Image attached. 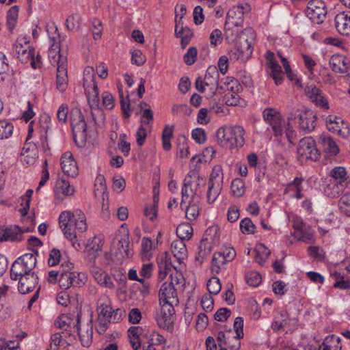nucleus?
<instances>
[{
  "mask_svg": "<svg viewBox=\"0 0 350 350\" xmlns=\"http://www.w3.org/2000/svg\"><path fill=\"white\" fill-rule=\"evenodd\" d=\"M59 224L62 228L65 237L72 241L77 237L75 229L83 232L87 230L86 217L79 209L72 213L68 211H63L59 217Z\"/></svg>",
  "mask_w": 350,
  "mask_h": 350,
  "instance_id": "f257e3e1",
  "label": "nucleus"
},
{
  "mask_svg": "<svg viewBox=\"0 0 350 350\" xmlns=\"http://www.w3.org/2000/svg\"><path fill=\"white\" fill-rule=\"evenodd\" d=\"M70 122L72 128L73 139L77 144L79 141L83 146L87 139V124L81 110L78 108L72 109L70 113Z\"/></svg>",
  "mask_w": 350,
  "mask_h": 350,
  "instance_id": "f03ea898",
  "label": "nucleus"
},
{
  "mask_svg": "<svg viewBox=\"0 0 350 350\" xmlns=\"http://www.w3.org/2000/svg\"><path fill=\"white\" fill-rule=\"evenodd\" d=\"M219 228L217 226H213L207 228L203 235L198 247V256L196 260L201 264L205 256L211 254L213 245L219 241Z\"/></svg>",
  "mask_w": 350,
  "mask_h": 350,
  "instance_id": "7ed1b4c3",
  "label": "nucleus"
},
{
  "mask_svg": "<svg viewBox=\"0 0 350 350\" xmlns=\"http://www.w3.org/2000/svg\"><path fill=\"white\" fill-rule=\"evenodd\" d=\"M297 153L301 161L310 159L317 161L320 156V152L317 148L315 140L312 137H305L299 140Z\"/></svg>",
  "mask_w": 350,
  "mask_h": 350,
  "instance_id": "20e7f679",
  "label": "nucleus"
},
{
  "mask_svg": "<svg viewBox=\"0 0 350 350\" xmlns=\"http://www.w3.org/2000/svg\"><path fill=\"white\" fill-rule=\"evenodd\" d=\"M223 182L222 169L221 166H215L210 174L208 181V188L207 191V201L212 203L218 197L219 190L221 188Z\"/></svg>",
  "mask_w": 350,
  "mask_h": 350,
  "instance_id": "39448f33",
  "label": "nucleus"
},
{
  "mask_svg": "<svg viewBox=\"0 0 350 350\" xmlns=\"http://www.w3.org/2000/svg\"><path fill=\"white\" fill-rule=\"evenodd\" d=\"M87 281V276L84 273L75 271H62L60 273L59 285L62 289H68L70 287H81Z\"/></svg>",
  "mask_w": 350,
  "mask_h": 350,
  "instance_id": "423d86ee",
  "label": "nucleus"
},
{
  "mask_svg": "<svg viewBox=\"0 0 350 350\" xmlns=\"http://www.w3.org/2000/svg\"><path fill=\"white\" fill-rule=\"evenodd\" d=\"M329 174L336 183L328 185L325 189V192L327 196L336 198L339 196V186L343 187L342 183L347 180L348 176L345 168L340 166L333 168Z\"/></svg>",
  "mask_w": 350,
  "mask_h": 350,
  "instance_id": "0eeeda50",
  "label": "nucleus"
},
{
  "mask_svg": "<svg viewBox=\"0 0 350 350\" xmlns=\"http://www.w3.org/2000/svg\"><path fill=\"white\" fill-rule=\"evenodd\" d=\"M306 14L313 23H322L327 14L325 3L321 0L310 1L306 9Z\"/></svg>",
  "mask_w": 350,
  "mask_h": 350,
  "instance_id": "6e6552de",
  "label": "nucleus"
},
{
  "mask_svg": "<svg viewBox=\"0 0 350 350\" xmlns=\"http://www.w3.org/2000/svg\"><path fill=\"white\" fill-rule=\"evenodd\" d=\"M243 5L233 6L227 13V17L224 25L226 34L230 31L232 26L241 27L243 23ZM228 36L226 35V39Z\"/></svg>",
  "mask_w": 350,
  "mask_h": 350,
  "instance_id": "1a4fd4ad",
  "label": "nucleus"
},
{
  "mask_svg": "<svg viewBox=\"0 0 350 350\" xmlns=\"http://www.w3.org/2000/svg\"><path fill=\"white\" fill-rule=\"evenodd\" d=\"M262 116L264 120L271 126L274 135H281L282 133V118L280 113L275 108L268 107L264 109Z\"/></svg>",
  "mask_w": 350,
  "mask_h": 350,
  "instance_id": "9d476101",
  "label": "nucleus"
},
{
  "mask_svg": "<svg viewBox=\"0 0 350 350\" xmlns=\"http://www.w3.org/2000/svg\"><path fill=\"white\" fill-rule=\"evenodd\" d=\"M103 246V241L100 237H94L86 245V262L88 266H94L96 263V258L100 256L102 253V247Z\"/></svg>",
  "mask_w": 350,
  "mask_h": 350,
  "instance_id": "9b49d317",
  "label": "nucleus"
},
{
  "mask_svg": "<svg viewBox=\"0 0 350 350\" xmlns=\"http://www.w3.org/2000/svg\"><path fill=\"white\" fill-rule=\"evenodd\" d=\"M304 92L310 100L317 106L326 109H329L328 102L324 97L322 90L317 86L313 85H307L304 89Z\"/></svg>",
  "mask_w": 350,
  "mask_h": 350,
  "instance_id": "f8f14e48",
  "label": "nucleus"
},
{
  "mask_svg": "<svg viewBox=\"0 0 350 350\" xmlns=\"http://www.w3.org/2000/svg\"><path fill=\"white\" fill-rule=\"evenodd\" d=\"M88 103L90 105L91 109H95V111H91L92 119L96 124H103L105 120V114L103 111L98 107L99 105V93L91 92L87 96Z\"/></svg>",
  "mask_w": 350,
  "mask_h": 350,
  "instance_id": "ddd939ff",
  "label": "nucleus"
},
{
  "mask_svg": "<svg viewBox=\"0 0 350 350\" xmlns=\"http://www.w3.org/2000/svg\"><path fill=\"white\" fill-rule=\"evenodd\" d=\"M61 167L68 176L75 178L79 174V168L72 154L70 152L64 153L61 157Z\"/></svg>",
  "mask_w": 350,
  "mask_h": 350,
  "instance_id": "4468645a",
  "label": "nucleus"
},
{
  "mask_svg": "<svg viewBox=\"0 0 350 350\" xmlns=\"http://www.w3.org/2000/svg\"><path fill=\"white\" fill-rule=\"evenodd\" d=\"M81 314L78 312L77 315V323L74 325L79 336L81 345L83 347H89L92 341L93 329L92 325L87 324L83 329L80 327Z\"/></svg>",
  "mask_w": 350,
  "mask_h": 350,
  "instance_id": "2eb2a0df",
  "label": "nucleus"
},
{
  "mask_svg": "<svg viewBox=\"0 0 350 350\" xmlns=\"http://www.w3.org/2000/svg\"><path fill=\"white\" fill-rule=\"evenodd\" d=\"M226 135L230 138V149L241 147L245 143V131L242 126L226 127Z\"/></svg>",
  "mask_w": 350,
  "mask_h": 350,
  "instance_id": "dca6fc26",
  "label": "nucleus"
},
{
  "mask_svg": "<svg viewBox=\"0 0 350 350\" xmlns=\"http://www.w3.org/2000/svg\"><path fill=\"white\" fill-rule=\"evenodd\" d=\"M298 124L301 130L306 133L313 131L316 126L317 116L310 110H306L297 115Z\"/></svg>",
  "mask_w": 350,
  "mask_h": 350,
  "instance_id": "f3484780",
  "label": "nucleus"
},
{
  "mask_svg": "<svg viewBox=\"0 0 350 350\" xmlns=\"http://www.w3.org/2000/svg\"><path fill=\"white\" fill-rule=\"evenodd\" d=\"M38 276L35 272L26 274L19 278L18 290L21 294H27L31 292L38 283Z\"/></svg>",
  "mask_w": 350,
  "mask_h": 350,
  "instance_id": "a211bd4d",
  "label": "nucleus"
},
{
  "mask_svg": "<svg viewBox=\"0 0 350 350\" xmlns=\"http://www.w3.org/2000/svg\"><path fill=\"white\" fill-rule=\"evenodd\" d=\"M335 27L342 36H350V12H342L334 18Z\"/></svg>",
  "mask_w": 350,
  "mask_h": 350,
  "instance_id": "6ab92c4d",
  "label": "nucleus"
},
{
  "mask_svg": "<svg viewBox=\"0 0 350 350\" xmlns=\"http://www.w3.org/2000/svg\"><path fill=\"white\" fill-rule=\"evenodd\" d=\"M219 74L215 66H210L208 68L204 81V85L210 88L212 96L215 95L217 90L219 89Z\"/></svg>",
  "mask_w": 350,
  "mask_h": 350,
  "instance_id": "aec40b11",
  "label": "nucleus"
},
{
  "mask_svg": "<svg viewBox=\"0 0 350 350\" xmlns=\"http://www.w3.org/2000/svg\"><path fill=\"white\" fill-rule=\"evenodd\" d=\"M294 236L306 243H310L314 239V235L311 228L306 224L301 222L294 224Z\"/></svg>",
  "mask_w": 350,
  "mask_h": 350,
  "instance_id": "412c9836",
  "label": "nucleus"
},
{
  "mask_svg": "<svg viewBox=\"0 0 350 350\" xmlns=\"http://www.w3.org/2000/svg\"><path fill=\"white\" fill-rule=\"evenodd\" d=\"M68 83L67 64L65 65V59H63L61 65H59L57 68L56 88L63 93L68 88Z\"/></svg>",
  "mask_w": 350,
  "mask_h": 350,
  "instance_id": "4be33fe9",
  "label": "nucleus"
},
{
  "mask_svg": "<svg viewBox=\"0 0 350 350\" xmlns=\"http://www.w3.org/2000/svg\"><path fill=\"white\" fill-rule=\"evenodd\" d=\"M193 178H198L195 172L188 174L183 181V185L182 188V200L181 206L185 203V200L189 198L191 194L192 198L196 194L197 187L196 188L192 187Z\"/></svg>",
  "mask_w": 350,
  "mask_h": 350,
  "instance_id": "5701e85b",
  "label": "nucleus"
},
{
  "mask_svg": "<svg viewBox=\"0 0 350 350\" xmlns=\"http://www.w3.org/2000/svg\"><path fill=\"white\" fill-rule=\"evenodd\" d=\"M24 231L17 226L7 228L1 230V240L11 241H21L23 239V234Z\"/></svg>",
  "mask_w": 350,
  "mask_h": 350,
  "instance_id": "b1692460",
  "label": "nucleus"
},
{
  "mask_svg": "<svg viewBox=\"0 0 350 350\" xmlns=\"http://www.w3.org/2000/svg\"><path fill=\"white\" fill-rule=\"evenodd\" d=\"M235 46L239 53L238 58L247 59L252 53L253 48L251 42L242 36L237 40Z\"/></svg>",
  "mask_w": 350,
  "mask_h": 350,
  "instance_id": "393cba45",
  "label": "nucleus"
},
{
  "mask_svg": "<svg viewBox=\"0 0 350 350\" xmlns=\"http://www.w3.org/2000/svg\"><path fill=\"white\" fill-rule=\"evenodd\" d=\"M170 282H164L160 288L159 293L160 304H161L162 301H170L172 298L174 299L176 295V291L174 286L172 274L170 275Z\"/></svg>",
  "mask_w": 350,
  "mask_h": 350,
  "instance_id": "a878e982",
  "label": "nucleus"
},
{
  "mask_svg": "<svg viewBox=\"0 0 350 350\" xmlns=\"http://www.w3.org/2000/svg\"><path fill=\"white\" fill-rule=\"evenodd\" d=\"M331 279L334 281L333 287L340 290H347L350 288V280L345 278L343 273L338 271H334L330 274Z\"/></svg>",
  "mask_w": 350,
  "mask_h": 350,
  "instance_id": "bb28decb",
  "label": "nucleus"
},
{
  "mask_svg": "<svg viewBox=\"0 0 350 350\" xmlns=\"http://www.w3.org/2000/svg\"><path fill=\"white\" fill-rule=\"evenodd\" d=\"M49 58L51 64L53 66L61 65L63 59H65V65L67 64V57L60 53L59 46L57 44H53L49 49Z\"/></svg>",
  "mask_w": 350,
  "mask_h": 350,
  "instance_id": "cd10ccee",
  "label": "nucleus"
},
{
  "mask_svg": "<svg viewBox=\"0 0 350 350\" xmlns=\"http://www.w3.org/2000/svg\"><path fill=\"white\" fill-rule=\"evenodd\" d=\"M18 262L21 264L22 267L25 269V273H31L32 270L35 268L36 265V258L33 256V254L27 253L18 259H16Z\"/></svg>",
  "mask_w": 350,
  "mask_h": 350,
  "instance_id": "c85d7f7f",
  "label": "nucleus"
},
{
  "mask_svg": "<svg viewBox=\"0 0 350 350\" xmlns=\"http://www.w3.org/2000/svg\"><path fill=\"white\" fill-rule=\"evenodd\" d=\"M171 250L174 256L180 261L184 258L187 253V248L183 240H177L172 243Z\"/></svg>",
  "mask_w": 350,
  "mask_h": 350,
  "instance_id": "c756f323",
  "label": "nucleus"
},
{
  "mask_svg": "<svg viewBox=\"0 0 350 350\" xmlns=\"http://www.w3.org/2000/svg\"><path fill=\"white\" fill-rule=\"evenodd\" d=\"M34 56L35 49L33 48L29 49H25L22 50L21 55L17 56V58L24 64L30 62L31 67L33 69H36L38 68V65L36 64Z\"/></svg>",
  "mask_w": 350,
  "mask_h": 350,
  "instance_id": "7c9ffc66",
  "label": "nucleus"
},
{
  "mask_svg": "<svg viewBox=\"0 0 350 350\" xmlns=\"http://www.w3.org/2000/svg\"><path fill=\"white\" fill-rule=\"evenodd\" d=\"M255 253V260L260 265H262L266 259L271 254L270 250L264 244H259L254 250Z\"/></svg>",
  "mask_w": 350,
  "mask_h": 350,
  "instance_id": "2f4dec72",
  "label": "nucleus"
},
{
  "mask_svg": "<svg viewBox=\"0 0 350 350\" xmlns=\"http://www.w3.org/2000/svg\"><path fill=\"white\" fill-rule=\"evenodd\" d=\"M158 325L163 329L172 331L173 329V317L161 311L160 314L156 317Z\"/></svg>",
  "mask_w": 350,
  "mask_h": 350,
  "instance_id": "473e14b6",
  "label": "nucleus"
},
{
  "mask_svg": "<svg viewBox=\"0 0 350 350\" xmlns=\"http://www.w3.org/2000/svg\"><path fill=\"white\" fill-rule=\"evenodd\" d=\"M322 143L325 152L332 155H336L339 152V148L332 137L325 135L322 139Z\"/></svg>",
  "mask_w": 350,
  "mask_h": 350,
  "instance_id": "72a5a7b5",
  "label": "nucleus"
},
{
  "mask_svg": "<svg viewBox=\"0 0 350 350\" xmlns=\"http://www.w3.org/2000/svg\"><path fill=\"white\" fill-rule=\"evenodd\" d=\"M176 234L181 240H189L193 233V228L189 223H183L178 226Z\"/></svg>",
  "mask_w": 350,
  "mask_h": 350,
  "instance_id": "f704fd0d",
  "label": "nucleus"
},
{
  "mask_svg": "<svg viewBox=\"0 0 350 350\" xmlns=\"http://www.w3.org/2000/svg\"><path fill=\"white\" fill-rule=\"evenodd\" d=\"M19 11V7L18 5H14L11 7L7 14V26L10 32L13 31L16 26V23L18 19V13Z\"/></svg>",
  "mask_w": 350,
  "mask_h": 350,
  "instance_id": "c9c22d12",
  "label": "nucleus"
},
{
  "mask_svg": "<svg viewBox=\"0 0 350 350\" xmlns=\"http://www.w3.org/2000/svg\"><path fill=\"white\" fill-rule=\"evenodd\" d=\"M226 262H228L226 261L221 252H215L212 258L211 271L218 273L220 271L221 267L226 265Z\"/></svg>",
  "mask_w": 350,
  "mask_h": 350,
  "instance_id": "e433bc0d",
  "label": "nucleus"
},
{
  "mask_svg": "<svg viewBox=\"0 0 350 350\" xmlns=\"http://www.w3.org/2000/svg\"><path fill=\"white\" fill-rule=\"evenodd\" d=\"M231 189L233 196L236 197H241L245 191V183L241 178H235L231 183Z\"/></svg>",
  "mask_w": 350,
  "mask_h": 350,
  "instance_id": "4c0bfd02",
  "label": "nucleus"
},
{
  "mask_svg": "<svg viewBox=\"0 0 350 350\" xmlns=\"http://www.w3.org/2000/svg\"><path fill=\"white\" fill-rule=\"evenodd\" d=\"M14 126L7 120H0V139H8L13 133Z\"/></svg>",
  "mask_w": 350,
  "mask_h": 350,
  "instance_id": "58836bf2",
  "label": "nucleus"
},
{
  "mask_svg": "<svg viewBox=\"0 0 350 350\" xmlns=\"http://www.w3.org/2000/svg\"><path fill=\"white\" fill-rule=\"evenodd\" d=\"M177 148L179 150V157L185 158L189 155L188 146L187 144V137L184 135H180L177 137Z\"/></svg>",
  "mask_w": 350,
  "mask_h": 350,
  "instance_id": "ea45409f",
  "label": "nucleus"
},
{
  "mask_svg": "<svg viewBox=\"0 0 350 350\" xmlns=\"http://www.w3.org/2000/svg\"><path fill=\"white\" fill-rule=\"evenodd\" d=\"M226 127L219 128L216 133L217 142L221 147L230 149V138L226 135Z\"/></svg>",
  "mask_w": 350,
  "mask_h": 350,
  "instance_id": "a19ab883",
  "label": "nucleus"
},
{
  "mask_svg": "<svg viewBox=\"0 0 350 350\" xmlns=\"http://www.w3.org/2000/svg\"><path fill=\"white\" fill-rule=\"evenodd\" d=\"M338 207L347 216L350 217V192L343 194L339 201Z\"/></svg>",
  "mask_w": 350,
  "mask_h": 350,
  "instance_id": "79ce46f5",
  "label": "nucleus"
},
{
  "mask_svg": "<svg viewBox=\"0 0 350 350\" xmlns=\"http://www.w3.org/2000/svg\"><path fill=\"white\" fill-rule=\"evenodd\" d=\"M142 257L149 258L152 256L150 252L155 248V246L151 239L144 237L142 241Z\"/></svg>",
  "mask_w": 350,
  "mask_h": 350,
  "instance_id": "37998d69",
  "label": "nucleus"
},
{
  "mask_svg": "<svg viewBox=\"0 0 350 350\" xmlns=\"http://www.w3.org/2000/svg\"><path fill=\"white\" fill-rule=\"evenodd\" d=\"M18 262L19 261L16 260L13 262L10 269V277L13 280H16L18 277L21 278L22 276L28 274V273H25V269Z\"/></svg>",
  "mask_w": 350,
  "mask_h": 350,
  "instance_id": "c03bdc74",
  "label": "nucleus"
},
{
  "mask_svg": "<svg viewBox=\"0 0 350 350\" xmlns=\"http://www.w3.org/2000/svg\"><path fill=\"white\" fill-rule=\"evenodd\" d=\"M83 88L85 91L86 92L87 96L89 95V93L91 92H96L98 91L97 84L95 81V77L94 75L89 77V79L87 77H84L83 78Z\"/></svg>",
  "mask_w": 350,
  "mask_h": 350,
  "instance_id": "a18cd8bd",
  "label": "nucleus"
},
{
  "mask_svg": "<svg viewBox=\"0 0 350 350\" xmlns=\"http://www.w3.org/2000/svg\"><path fill=\"white\" fill-rule=\"evenodd\" d=\"M240 229L243 234H254L256 226L249 217H245L240 221Z\"/></svg>",
  "mask_w": 350,
  "mask_h": 350,
  "instance_id": "49530a36",
  "label": "nucleus"
},
{
  "mask_svg": "<svg viewBox=\"0 0 350 350\" xmlns=\"http://www.w3.org/2000/svg\"><path fill=\"white\" fill-rule=\"evenodd\" d=\"M241 88L240 85H237L235 88L232 87V91L233 93H228L226 94V103L228 105H237L239 103V96L237 92Z\"/></svg>",
  "mask_w": 350,
  "mask_h": 350,
  "instance_id": "de8ad7c7",
  "label": "nucleus"
},
{
  "mask_svg": "<svg viewBox=\"0 0 350 350\" xmlns=\"http://www.w3.org/2000/svg\"><path fill=\"white\" fill-rule=\"evenodd\" d=\"M206 286L208 292L213 295L218 294L221 288L220 281L217 277H213L209 279L207 282Z\"/></svg>",
  "mask_w": 350,
  "mask_h": 350,
  "instance_id": "09e8293b",
  "label": "nucleus"
},
{
  "mask_svg": "<svg viewBox=\"0 0 350 350\" xmlns=\"http://www.w3.org/2000/svg\"><path fill=\"white\" fill-rule=\"evenodd\" d=\"M262 280L261 275L259 273L256 271H251L249 272L245 275V281L247 284L251 286H258Z\"/></svg>",
  "mask_w": 350,
  "mask_h": 350,
  "instance_id": "8fccbe9b",
  "label": "nucleus"
},
{
  "mask_svg": "<svg viewBox=\"0 0 350 350\" xmlns=\"http://www.w3.org/2000/svg\"><path fill=\"white\" fill-rule=\"evenodd\" d=\"M341 58L338 57H332V59L329 61V66L331 69L335 72L345 73L347 72V68L344 65L341 66Z\"/></svg>",
  "mask_w": 350,
  "mask_h": 350,
  "instance_id": "3c124183",
  "label": "nucleus"
},
{
  "mask_svg": "<svg viewBox=\"0 0 350 350\" xmlns=\"http://www.w3.org/2000/svg\"><path fill=\"white\" fill-rule=\"evenodd\" d=\"M157 263L159 268L170 269V267L172 266V260L169 252H165L163 253L161 256L158 258Z\"/></svg>",
  "mask_w": 350,
  "mask_h": 350,
  "instance_id": "603ef678",
  "label": "nucleus"
},
{
  "mask_svg": "<svg viewBox=\"0 0 350 350\" xmlns=\"http://www.w3.org/2000/svg\"><path fill=\"white\" fill-rule=\"evenodd\" d=\"M118 246V250L121 253L123 252L126 257L129 258L133 254V251L129 249V240L128 237H124L119 240Z\"/></svg>",
  "mask_w": 350,
  "mask_h": 350,
  "instance_id": "864d4df0",
  "label": "nucleus"
},
{
  "mask_svg": "<svg viewBox=\"0 0 350 350\" xmlns=\"http://www.w3.org/2000/svg\"><path fill=\"white\" fill-rule=\"evenodd\" d=\"M199 207L196 204L190 202L189 204L187 206L185 215L189 220L191 221L196 219L199 215Z\"/></svg>",
  "mask_w": 350,
  "mask_h": 350,
  "instance_id": "5fc2aeb1",
  "label": "nucleus"
},
{
  "mask_svg": "<svg viewBox=\"0 0 350 350\" xmlns=\"http://www.w3.org/2000/svg\"><path fill=\"white\" fill-rule=\"evenodd\" d=\"M58 188L61 190L64 196H72L75 193V189L70 183L66 180H62L58 182Z\"/></svg>",
  "mask_w": 350,
  "mask_h": 350,
  "instance_id": "6e6d98bb",
  "label": "nucleus"
},
{
  "mask_svg": "<svg viewBox=\"0 0 350 350\" xmlns=\"http://www.w3.org/2000/svg\"><path fill=\"white\" fill-rule=\"evenodd\" d=\"M197 57V49L196 47H190L183 56L184 62L190 66L194 64Z\"/></svg>",
  "mask_w": 350,
  "mask_h": 350,
  "instance_id": "4d7b16f0",
  "label": "nucleus"
},
{
  "mask_svg": "<svg viewBox=\"0 0 350 350\" xmlns=\"http://www.w3.org/2000/svg\"><path fill=\"white\" fill-rule=\"evenodd\" d=\"M192 138L199 144H204L206 141V133L203 129L196 128L192 131Z\"/></svg>",
  "mask_w": 350,
  "mask_h": 350,
  "instance_id": "13d9d810",
  "label": "nucleus"
},
{
  "mask_svg": "<svg viewBox=\"0 0 350 350\" xmlns=\"http://www.w3.org/2000/svg\"><path fill=\"white\" fill-rule=\"evenodd\" d=\"M80 16L78 14H75L69 16L66 21V24L67 29L73 31L79 25Z\"/></svg>",
  "mask_w": 350,
  "mask_h": 350,
  "instance_id": "bf43d9fd",
  "label": "nucleus"
},
{
  "mask_svg": "<svg viewBox=\"0 0 350 350\" xmlns=\"http://www.w3.org/2000/svg\"><path fill=\"white\" fill-rule=\"evenodd\" d=\"M234 329L236 332V338L240 339L243 337V319L241 317H238L235 319L234 322Z\"/></svg>",
  "mask_w": 350,
  "mask_h": 350,
  "instance_id": "052dcab7",
  "label": "nucleus"
},
{
  "mask_svg": "<svg viewBox=\"0 0 350 350\" xmlns=\"http://www.w3.org/2000/svg\"><path fill=\"white\" fill-rule=\"evenodd\" d=\"M230 310L226 308H221L215 312L214 319L217 321H225L230 317Z\"/></svg>",
  "mask_w": 350,
  "mask_h": 350,
  "instance_id": "680f3d73",
  "label": "nucleus"
},
{
  "mask_svg": "<svg viewBox=\"0 0 350 350\" xmlns=\"http://www.w3.org/2000/svg\"><path fill=\"white\" fill-rule=\"evenodd\" d=\"M214 301L211 295H205L201 299V306L206 312L211 311L213 309Z\"/></svg>",
  "mask_w": 350,
  "mask_h": 350,
  "instance_id": "e2e57ef3",
  "label": "nucleus"
},
{
  "mask_svg": "<svg viewBox=\"0 0 350 350\" xmlns=\"http://www.w3.org/2000/svg\"><path fill=\"white\" fill-rule=\"evenodd\" d=\"M61 257V253L57 249H53L49 254L48 264L49 266L53 267L59 263Z\"/></svg>",
  "mask_w": 350,
  "mask_h": 350,
  "instance_id": "0e129e2a",
  "label": "nucleus"
},
{
  "mask_svg": "<svg viewBox=\"0 0 350 350\" xmlns=\"http://www.w3.org/2000/svg\"><path fill=\"white\" fill-rule=\"evenodd\" d=\"M193 14L194 23L196 25L202 24L204 19L202 8L200 5L195 7Z\"/></svg>",
  "mask_w": 350,
  "mask_h": 350,
  "instance_id": "69168bd1",
  "label": "nucleus"
},
{
  "mask_svg": "<svg viewBox=\"0 0 350 350\" xmlns=\"http://www.w3.org/2000/svg\"><path fill=\"white\" fill-rule=\"evenodd\" d=\"M142 319V313L138 308H133L129 313V321L133 324L138 323Z\"/></svg>",
  "mask_w": 350,
  "mask_h": 350,
  "instance_id": "338daca9",
  "label": "nucleus"
},
{
  "mask_svg": "<svg viewBox=\"0 0 350 350\" xmlns=\"http://www.w3.org/2000/svg\"><path fill=\"white\" fill-rule=\"evenodd\" d=\"M103 104L107 109H112L114 107V98L109 92L103 94Z\"/></svg>",
  "mask_w": 350,
  "mask_h": 350,
  "instance_id": "774afa93",
  "label": "nucleus"
}]
</instances>
